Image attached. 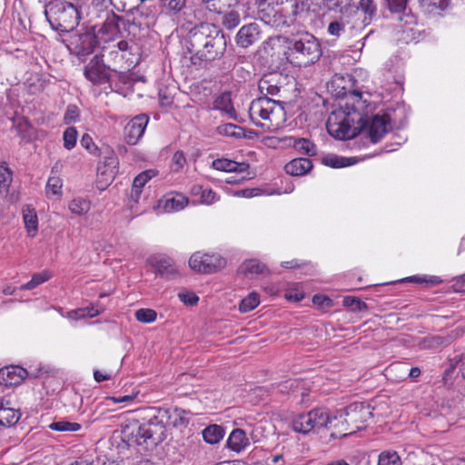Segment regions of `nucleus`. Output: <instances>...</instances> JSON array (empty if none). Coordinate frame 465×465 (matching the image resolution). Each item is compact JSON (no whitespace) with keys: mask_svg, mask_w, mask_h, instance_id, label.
Here are the masks:
<instances>
[{"mask_svg":"<svg viewBox=\"0 0 465 465\" xmlns=\"http://www.w3.org/2000/svg\"><path fill=\"white\" fill-rule=\"evenodd\" d=\"M401 464V460L396 451L385 450L379 455L378 465Z\"/></svg>","mask_w":465,"mask_h":465,"instance_id":"48","label":"nucleus"},{"mask_svg":"<svg viewBox=\"0 0 465 465\" xmlns=\"http://www.w3.org/2000/svg\"><path fill=\"white\" fill-rule=\"evenodd\" d=\"M313 165L308 158H295L287 163L284 166L285 172L292 176H301L308 173Z\"/></svg>","mask_w":465,"mask_h":465,"instance_id":"27","label":"nucleus"},{"mask_svg":"<svg viewBox=\"0 0 465 465\" xmlns=\"http://www.w3.org/2000/svg\"><path fill=\"white\" fill-rule=\"evenodd\" d=\"M261 38L260 26L256 23H250L241 27L235 36V43L239 47L248 48L257 43Z\"/></svg>","mask_w":465,"mask_h":465,"instance_id":"17","label":"nucleus"},{"mask_svg":"<svg viewBox=\"0 0 465 465\" xmlns=\"http://www.w3.org/2000/svg\"><path fill=\"white\" fill-rule=\"evenodd\" d=\"M23 216L28 235L30 237H34L38 230V219L36 213L34 209L27 207L23 210Z\"/></svg>","mask_w":465,"mask_h":465,"instance_id":"40","label":"nucleus"},{"mask_svg":"<svg viewBox=\"0 0 465 465\" xmlns=\"http://www.w3.org/2000/svg\"><path fill=\"white\" fill-rule=\"evenodd\" d=\"M90 202L83 198H74L69 203L70 211L77 215H83L89 212Z\"/></svg>","mask_w":465,"mask_h":465,"instance_id":"46","label":"nucleus"},{"mask_svg":"<svg viewBox=\"0 0 465 465\" xmlns=\"http://www.w3.org/2000/svg\"><path fill=\"white\" fill-rule=\"evenodd\" d=\"M353 17H344V15H336L332 21L330 22L327 32L332 36L339 37L346 30V27H352L351 20Z\"/></svg>","mask_w":465,"mask_h":465,"instance_id":"36","label":"nucleus"},{"mask_svg":"<svg viewBox=\"0 0 465 465\" xmlns=\"http://www.w3.org/2000/svg\"><path fill=\"white\" fill-rule=\"evenodd\" d=\"M345 421L350 423L351 430L355 433L365 428V422L372 417V410L370 404L364 402H353L343 409Z\"/></svg>","mask_w":465,"mask_h":465,"instance_id":"11","label":"nucleus"},{"mask_svg":"<svg viewBox=\"0 0 465 465\" xmlns=\"http://www.w3.org/2000/svg\"><path fill=\"white\" fill-rule=\"evenodd\" d=\"M104 53L105 48L103 47V54H95L84 69V77L96 85L108 83L111 78V72L114 71L104 63Z\"/></svg>","mask_w":465,"mask_h":465,"instance_id":"10","label":"nucleus"},{"mask_svg":"<svg viewBox=\"0 0 465 465\" xmlns=\"http://www.w3.org/2000/svg\"><path fill=\"white\" fill-rule=\"evenodd\" d=\"M157 313L153 309H139L135 312V318L138 322L151 323L156 320Z\"/></svg>","mask_w":465,"mask_h":465,"instance_id":"51","label":"nucleus"},{"mask_svg":"<svg viewBox=\"0 0 465 465\" xmlns=\"http://www.w3.org/2000/svg\"><path fill=\"white\" fill-rule=\"evenodd\" d=\"M51 277V274L49 272L47 271H44L42 272H37V273H35L33 276H32V279L20 286V290H33L35 289V287H37L38 285L44 283L45 282L48 281Z\"/></svg>","mask_w":465,"mask_h":465,"instance_id":"44","label":"nucleus"},{"mask_svg":"<svg viewBox=\"0 0 465 465\" xmlns=\"http://www.w3.org/2000/svg\"><path fill=\"white\" fill-rule=\"evenodd\" d=\"M226 264L225 259L220 254L202 253L196 252L189 259V266L197 272L211 274L218 272Z\"/></svg>","mask_w":465,"mask_h":465,"instance_id":"9","label":"nucleus"},{"mask_svg":"<svg viewBox=\"0 0 465 465\" xmlns=\"http://www.w3.org/2000/svg\"><path fill=\"white\" fill-rule=\"evenodd\" d=\"M256 17L265 25L277 29H282L283 27H290L296 24L292 19L285 18L284 14L280 13L278 8L266 0H256Z\"/></svg>","mask_w":465,"mask_h":465,"instance_id":"8","label":"nucleus"},{"mask_svg":"<svg viewBox=\"0 0 465 465\" xmlns=\"http://www.w3.org/2000/svg\"><path fill=\"white\" fill-rule=\"evenodd\" d=\"M224 429L221 425L212 424L207 426L203 431V438L209 444H216L224 436Z\"/></svg>","mask_w":465,"mask_h":465,"instance_id":"39","label":"nucleus"},{"mask_svg":"<svg viewBox=\"0 0 465 465\" xmlns=\"http://www.w3.org/2000/svg\"><path fill=\"white\" fill-rule=\"evenodd\" d=\"M81 145L94 155L100 154V149L94 143L92 137L88 134H84L80 141Z\"/></svg>","mask_w":465,"mask_h":465,"instance_id":"56","label":"nucleus"},{"mask_svg":"<svg viewBox=\"0 0 465 465\" xmlns=\"http://www.w3.org/2000/svg\"><path fill=\"white\" fill-rule=\"evenodd\" d=\"M281 101L276 100L272 97H269L267 95H262L254 99L249 109V113L251 115V118L253 119L255 116V114L264 113L265 109L267 107L272 106L275 107V104H280Z\"/></svg>","mask_w":465,"mask_h":465,"instance_id":"34","label":"nucleus"},{"mask_svg":"<svg viewBox=\"0 0 465 465\" xmlns=\"http://www.w3.org/2000/svg\"><path fill=\"white\" fill-rule=\"evenodd\" d=\"M133 45H130L129 43L125 40H121L117 44L113 45V49L109 52L110 54H115V56H118V53H126L128 52L129 54H133Z\"/></svg>","mask_w":465,"mask_h":465,"instance_id":"58","label":"nucleus"},{"mask_svg":"<svg viewBox=\"0 0 465 465\" xmlns=\"http://www.w3.org/2000/svg\"><path fill=\"white\" fill-rule=\"evenodd\" d=\"M409 0H382L383 8L387 9L391 15H396L400 21L406 18L405 24L416 25L417 17L408 9Z\"/></svg>","mask_w":465,"mask_h":465,"instance_id":"13","label":"nucleus"},{"mask_svg":"<svg viewBox=\"0 0 465 465\" xmlns=\"http://www.w3.org/2000/svg\"><path fill=\"white\" fill-rule=\"evenodd\" d=\"M143 413V423L134 420L122 427V439L128 446L153 450L166 439V424L183 428L190 423L189 411L180 408L171 411L166 408L148 407Z\"/></svg>","mask_w":465,"mask_h":465,"instance_id":"1","label":"nucleus"},{"mask_svg":"<svg viewBox=\"0 0 465 465\" xmlns=\"http://www.w3.org/2000/svg\"><path fill=\"white\" fill-rule=\"evenodd\" d=\"M219 21L223 28L232 30L236 28L242 19L247 17L249 14L246 12L243 5H239L225 12H219Z\"/></svg>","mask_w":465,"mask_h":465,"instance_id":"19","label":"nucleus"},{"mask_svg":"<svg viewBox=\"0 0 465 465\" xmlns=\"http://www.w3.org/2000/svg\"><path fill=\"white\" fill-rule=\"evenodd\" d=\"M328 423L330 412L325 408H314L308 412L295 415L292 420L293 430L302 434L320 432L321 430L328 428Z\"/></svg>","mask_w":465,"mask_h":465,"instance_id":"5","label":"nucleus"},{"mask_svg":"<svg viewBox=\"0 0 465 465\" xmlns=\"http://www.w3.org/2000/svg\"><path fill=\"white\" fill-rule=\"evenodd\" d=\"M322 163L331 168H341L354 163L351 158L338 156L335 154H328L322 159Z\"/></svg>","mask_w":465,"mask_h":465,"instance_id":"43","label":"nucleus"},{"mask_svg":"<svg viewBox=\"0 0 465 465\" xmlns=\"http://www.w3.org/2000/svg\"><path fill=\"white\" fill-rule=\"evenodd\" d=\"M205 3H210L213 9H221L223 7H233L240 5L241 0H203Z\"/></svg>","mask_w":465,"mask_h":465,"instance_id":"57","label":"nucleus"},{"mask_svg":"<svg viewBox=\"0 0 465 465\" xmlns=\"http://www.w3.org/2000/svg\"><path fill=\"white\" fill-rule=\"evenodd\" d=\"M49 428L53 430L67 432V431H78L81 430L82 425L77 422H71L68 420H61L54 421L49 425Z\"/></svg>","mask_w":465,"mask_h":465,"instance_id":"45","label":"nucleus"},{"mask_svg":"<svg viewBox=\"0 0 465 465\" xmlns=\"http://www.w3.org/2000/svg\"><path fill=\"white\" fill-rule=\"evenodd\" d=\"M224 132L227 135L237 137V138H248L252 139V135H246V130L241 126L233 124H228L224 126Z\"/></svg>","mask_w":465,"mask_h":465,"instance_id":"54","label":"nucleus"},{"mask_svg":"<svg viewBox=\"0 0 465 465\" xmlns=\"http://www.w3.org/2000/svg\"><path fill=\"white\" fill-rule=\"evenodd\" d=\"M226 446L231 450L240 453L250 446V440L246 432L242 429L237 428L230 433Z\"/></svg>","mask_w":465,"mask_h":465,"instance_id":"26","label":"nucleus"},{"mask_svg":"<svg viewBox=\"0 0 465 465\" xmlns=\"http://www.w3.org/2000/svg\"><path fill=\"white\" fill-rule=\"evenodd\" d=\"M343 306L352 312H362L368 309L366 302L353 296H346L342 301Z\"/></svg>","mask_w":465,"mask_h":465,"instance_id":"49","label":"nucleus"},{"mask_svg":"<svg viewBox=\"0 0 465 465\" xmlns=\"http://www.w3.org/2000/svg\"><path fill=\"white\" fill-rule=\"evenodd\" d=\"M213 108L224 112L231 118H235L236 112L232 103L231 92H223L213 101Z\"/></svg>","mask_w":465,"mask_h":465,"instance_id":"35","label":"nucleus"},{"mask_svg":"<svg viewBox=\"0 0 465 465\" xmlns=\"http://www.w3.org/2000/svg\"><path fill=\"white\" fill-rule=\"evenodd\" d=\"M287 81V75L279 72H270L262 75L258 83V89L262 95L279 96L282 91H284Z\"/></svg>","mask_w":465,"mask_h":465,"instance_id":"12","label":"nucleus"},{"mask_svg":"<svg viewBox=\"0 0 465 465\" xmlns=\"http://www.w3.org/2000/svg\"><path fill=\"white\" fill-rule=\"evenodd\" d=\"M161 12L166 15H186V0L160 1Z\"/></svg>","mask_w":465,"mask_h":465,"instance_id":"33","label":"nucleus"},{"mask_svg":"<svg viewBox=\"0 0 465 465\" xmlns=\"http://www.w3.org/2000/svg\"><path fill=\"white\" fill-rule=\"evenodd\" d=\"M359 129L367 130L372 143H379L386 134L392 130L391 117L389 113L377 114L371 118L362 117L357 121Z\"/></svg>","mask_w":465,"mask_h":465,"instance_id":"6","label":"nucleus"},{"mask_svg":"<svg viewBox=\"0 0 465 465\" xmlns=\"http://www.w3.org/2000/svg\"><path fill=\"white\" fill-rule=\"evenodd\" d=\"M172 161L177 166L175 171L180 170L186 162L185 156L181 151H177L173 153Z\"/></svg>","mask_w":465,"mask_h":465,"instance_id":"63","label":"nucleus"},{"mask_svg":"<svg viewBox=\"0 0 465 465\" xmlns=\"http://www.w3.org/2000/svg\"><path fill=\"white\" fill-rule=\"evenodd\" d=\"M292 145L300 153L309 156H314L317 154L316 145L309 139L295 138Z\"/></svg>","mask_w":465,"mask_h":465,"instance_id":"42","label":"nucleus"},{"mask_svg":"<svg viewBox=\"0 0 465 465\" xmlns=\"http://www.w3.org/2000/svg\"><path fill=\"white\" fill-rule=\"evenodd\" d=\"M289 57L299 66L315 64L322 55L320 41L305 30H297L285 36Z\"/></svg>","mask_w":465,"mask_h":465,"instance_id":"3","label":"nucleus"},{"mask_svg":"<svg viewBox=\"0 0 465 465\" xmlns=\"http://www.w3.org/2000/svg\"><path fill=\"white\" fill-rule=\"evenodd\" d=\"M149 118L146 114L134 117L124 127V139L128 144H136L143 135Z\"/></svg>","mask_w":465,"mask_h":465,"instance_id":"14","label":"nucleus"},{"mask_svg":"<svg viewBox=\"0 0 465 465\" xmlns=\"http://www.w3.org/2000/svg\"><path fill=\"white\" fill-rule=\"evenodd\" d=\"M148 16H144L143 13L136 11L133 13V18L124 19V29L128 31V34L135 35L137 29L138 31H147L150 27V23L147 21Z\"/></svg>","mask_w":465,"mask_h":465,"instance_id":"29","label":"nucleus"},{"mask_svg":"<svg viewBox=\"0 0 465 465\" xmlns=\"http://www.w3.org/2000/svg\"><path fill=\"white\" fill-rule=\"evenodd\" d=\"M62 180L58 177H50L46 183V194L47 196L59 195L61 194Z\"/></svg>","mask_w":465,"mask_h":465,"instance_id":"53","label":"nucleus"},{"mask_svg":"<svg viewBox=\"0 0 465 465\" xmlns=\"http://www.w3.org/2000/svg\"><path fill=\"white\" fill-rule=\"evenodd\" d=\"M94 6L96 8V10L100 13L99 16L104 17L105 15V12H109L108 5L109 0H94L93 1Z\"/></svg>","mask_w":465,"mask_h":465,"instance_id":"62","label":"nucleus"},{"mask_svg":"<svg viewBox=\"0 0 465 465\" xmlns=\"http://www.w3.org/2000/svg\"><path fill=\"white\" fill-rule=\"evenodd\" d=\"M312 302L321 308H331L333 304L331 298L322 294H315L312 298Z\"/></svg>","mask_w":465,"mask_h":465,"instance_id":"60","label":"nucleus"},{"mask_svg":"<svg viewBox=\"0 0 465 465\" xmlns=\"http://www.w3.org/2000/svg\"><path fill=\"white\" fill-rule=\"evenodd\" d=\"M187 50L191 63L198 68H209L223 57L227 40L223 32L214 24L200 23L188 33Z\"/></svg>","mask_w":465,"mask_h":465,"instance_id":"2","label":"nucleus"},{"mask_svg":"<svg viewBox=\"0 0 465 465\" xmlns=\"http://www.w3.org/2000/svg\"><path fill=\"white\" fill-rule=\"evenodd\" d=\"M80 118V110L75 104H69L66 107L64 115V123L65 124H70L72 123H75L79 121Z\"/></svg>","mask_w":465,"mask_h":465,"instance_id":"52","label":"nucleus"},{"mask_svg":"<svg viewBox=\"0 0 465 465\" xmlns=\"http://www.w3.org/2000/svg\"><path fill=\"white\" fill-rule=\"evenodd\" d=\"M328 131L334 138L339 140L352 139L361 133L359 124L352 127L349 117H345L340 123L331 124L328 126Z\"/></svg>","mask_w":465,"mask_h":465,"instance_id":"20","label":"nucleus"},{"mask_svg":"<svg viewBox=\"0 0 465 465\" xmlns=\"http://www.w3.org/2000/svg\"><path fill=\"white\" fill-rule=\"evenodd\" d=\"M85 317L93 318L99 315L102 312V309L97 306H87L84 307Z\"/></svg>","mask_w":465,"mask_h":465,"instance_id":"64","label":"nucleus"},{"mask_svg":"<svg viewBox=\"0 0 465 465\" xmlns=\"http://www.w3.org/2000/svg\"><path fill=\"white\" fill-rule=\"evenodd\" d=\"M21 418L18 409L12 408L10 401H0V428L15 426Z\"/></svg>","mask_w":465,"mask_h":465,"instance_id":"24","label":"nucleus"},{"mask_svg":"<svg viewBox=\"0 0 465 465\" xmlns=\"http://www.w3.org/2000/svg\"><path fill=\"white\" fill-rule=\"evenodd\" d=\"M265 272H268L266 265L257 259L246 260L238 268V273L247 278H253Z\"/></svg>","mask_w":465,"mask_h":465,"instance_id":"28","label":"nucleus"},{"mask_svg":"<svg viewBox=\"0 0 465 465\" xmlns=\"http://www.w3.org/2000/svg\"><path fill=\"white\" fill-rule=\"evenodd\" d=\"M259 303V295L256 292H252L241 301L239 310L241 312H248L255 309Z\"/></svg>","mask_w":465,"mask_h":465,"instance_id":"47","label":"nucleus"},{"mask_svg":"<svg viewBox=\"0 0 465 465\" xmlns=\"http://www.w3.org/2000/svg\"><path fill=\"white\" fill-rule=\"evenodd\" d=\"M327 429L333 430L331 432V437L332 438L347 437L354 433L353 430H351V427H350V423L345 421L343 410L338 411L333 417L330 416V423H328Z\"/></svg>","mask_w":465,"mask_h":465,"instance_id":"22","label":"nucleus"},{"mask_svg":"<svg viewBox=\"0 0 465 465\" xmlns=\"http://www.w3.org/2000/svg\"><path fill=\"white\" fill-rule=\"evenodd\" d=\"M189 200L187 197L181 193H177L175 195L168 194L164 196L163 200H161V205L165 212H176L183 209Z\"/></svg>","mask_w":465,"mask_h":465,"instance_id":"32","label":"nucleus"},{"mask_svg":"<svg viewBox=\"0 0 465 465\" xmlns=\"http://www.w3.org/2000/svg\"><path fill=\"white\" fill-rule=\"evenodd\" d=\"M98 35L94 27L72 35L68 40L67 48L78 58L91 54L98 46Z\"/></svg>","mask_w":465,"mask_h":465,"instance_id":"7","label":"nucleus"},{"mask_svg":"<svg viewBox=\"0 0 465 465\" xmlns=\"http://www.w3.org/2000/svg\"><path fill=\"white\" fill-rule=\"evenodd\" d=\"M157 174V171L153 169H148L142 173H140L133 182V187L131 191V197L135 202H138L143 187L155 175Z\"/></svg>","mask_w":465,"mask_h":465,"instance_id":"31","label":"nucleus"},{"mask_svg":"<svg viewBox=\"0 0 465 465\" xmlns=\"http://www.w3.org/2000/svg\"><path fill=\"white\" fill-rule=\"evenodd\" d=\"M148 16H144L143 13L136 11L133 13V18L124 19V29L128 31V34L135 35L137 29L138 31H147L150 27V23L147 21Z\"/></svg>","mask_w":465,"mask_h":465,"instance_id":"30","label":"nucleus"},{"mask_svg":"<svg viewBox=\"0 0 465 465\" xmlns=\"http://www.w3.org/2000/svg\"><path fill=\"white\" fill-rule=\"evenodd\" d=\"M114 7L105 12L104 20L98 31L102 35L107 36L108 40L114 38L121 34V25L124 27V18L116 15Z\"/></svg>","mask_w":465,"mask_h":465,"instance_id":"15","label":"nucleus"},{"mask_svg":"<svg viewBox=\"0 0 465 465\" xmlns=\"http://www.w3.org/2000/svg\"><path fill=\"white\" fill-rule=\"evenodd\" d=\"M358 11H361L364 14L363 21L370 24L377 15V3L375 0H360L358 4H356V15Z\"/></svg>","mask_w":465,"mask_h":465,"instance_id":"38","label":"nucleus"},{"mask_svg":"<svg viewBox=\"0 0 465 465\" xmlns=\"http://www.w3.org/2000/svg\"><path fill=\"white\" fill-rule=\"evenodd\" d=\"M264 109V113L255 114V115L261 117L263 120H268L272 123V124L278 126L279 123L277 122V119L284 115V108L280 104H275V107L270 106Z\"/></svg>","mask_w":465,"mask_h":465,"instance_id":"41","label":"nucleus"},{"mask_svg":"<svg viewBox=\"0 0 465 465\" xmlns=\"http://www.w3.org/2000/svg\"><path fill=\"white\" fill-rule=\"evenodd\" d=\"M45 15L51 27L62 33L72 32L79 24L80 14L70 2L53 0L45 5Z\"/></svg>","mask_w":465,"mask_h":465,"instance_id":"4","label":"nucleus"},{"mask_svg":"<svg viewBox=\"0 0 465 465\" xmlns=\"http://www.w3.org/2000/svg\"><path fill=\"white\" fill-rule=\"evenodd\" d=\"M28 375L25 369L20 366H8L0 369V384L12 387L20 384Z\"/></svg>","mask_w":465,"mask_h":465,"instance_id":"21","label":"nucleus"},{"mask_svg":"<svg viewBox=\"0 0 465 465\" xmlns=\"http://www.w3.org/2000/svg\"><path fill=\"white\" fill-rule=\"evenodd\" d=\"M149 263L155 269L156 273L166 280L175 279L178 275V270L174 262L166 256H153L148 260Z\"/></svg>","mask_w":465,"mask_h":465,"instance_id":"16","label":"nucleus"},{"mask_svg":"<svg viewBox=\"0 0 465 465\" xmlns=\"http://www.w3.org/2000/svg\"><path fill=\"white\" fill-rule=\"evenodd\" d=\"M329 11H332L338 15L344 17L356 16V4L353 0H325Z\"/></svg>","mask_w":465,"mask_h":465,"instance_id":"25","label":"nucleus"},{"mask_svg":"<svg viewBox=\"0 0 465 465\" xmlns=\"http://www.w3.org/2000/svg\"><path fill=\"white\" fill-rule=\"evenodd\" d=\"M178 297L184 304L188 305H194L199 301V297L194 293L180 292Z\"/></svg>","mask_w":465,"mask_h":465,"instance_id":"61","label":"nucleus"},{"mask_svg":"<svg viewBox=\"0 0 465 465\" xmlns=\"http://www.w3.org/2000/svg\"><path fill=\"white\" fill-rule=\"evenodd\" d=\"M77 131L74 127H68L63 134L64 146L67 150H72L77 141Z\"/></svg>","mask_w":465,"mask_h":465,"instance_id":"50","label":"nucleus"},{"mask_svg":"<svg viewBox=\"0 0 465 465\" xmlns=\"http://www.w3.org/2000/svg\"><path fill=\"white\" fill-rule=\"evenodd\" d=\"M13 181V172L7 163H0V195L10 203H15L19 201V193L16 192L9 193V188Z\"/></svg>","mask_w":465,"mask_h":465,"instance_id":"18","label":"nucleus"},{"mask_svg":"<svg viewBox=\"0 0 465 465\" xmlns=\"http://www.w3.org/2000/svg\"><path fill=\"white\" fill-rule=\"evenodd\" d=\"M219 200L217 193L212 189H203L201 195L200 203L203 204H213Z\"/></svg>","mask_w":465,"mask_h":465,"instance_id":"59","label":"nucleus"},{"mask_svg":"<svg viewBox=\"0 0 465 465\" xmlns=\"http://www.w3.org/2000/svg\"><path fill=\"white\" fill-rule=\"evenodd\" d=\"M212 166L218 171L232 173L234 169V161L225 158L216 159L213 161Z\"/></svg>","mask_w":465,"mask_h":465,"instance_id":"55","label":"nucleus"},{"mask_svg":"<svg viewBox=\"0 0 465 465\" xmlns=\"http://www.w3.org/2000/svg\"><path fill=\"white\" fill-rule=\"evenodd\" d=\"M421 12L428 16H441L450 5V0H418Z\"/></svg>","mask_w":465,"mask_h":465,"instance_id":"23","label":"nucleus"},{"mask_svg":"<svg viewBox=\"0 0 465 465\" xmlns=\"http://www.w3.org/2000/svg\"><path fill=\"white\" fill-rule=\"evenodd\" d=\"M12 128L17 132V134L24 141H30L33 132V126L31 123L24 116H17L12 119Z\"/></svg>","mask_w":465,"mask_h":465,"instance_id":"37","label":"nucleus"}]
</instances>
